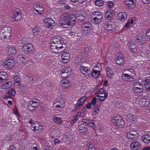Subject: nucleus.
Segmentation results:
<instances>
[{"instance_id": "1", "label": "nucleus", "mask_w": 150, "mask_h": 150, "mask_svg": "<svg viewBox=\"0 0 150 150\" xmlns=\"http://www.w3.org/2000/svg\"><path fill=\"white\" fill-rule=\"evenodd\" d=\"M51 49L54 53H60L65 49L66 45L58 37L52 39L51 42Z\"/></svg>"}, {"instance_id": "2", "label": "nucleus", "mask_w": 150, "mask_h": 150, "mask_svg": "<svg viewBox=\"0 0 150 150\" xmlns=\"http://www.w3.org/2000/svg\"><path fill=\"white\" fill-rule=\"evenodd\" d=\"M11 28L10 27H5L0 31V36L1 38L9 39L11 36Z\"/></svg>"}, {"instance_id": "3", "label": "nucleus", "mask_w": 150, "mask_h": 150, "mask_svg": "<svg viewBox=\"0 0 150 150\" xmlns=\"http://www.w3.org/2000/svg\"><path fill=\"white\" fill-rule=\"evenodd\" d=\"M70 16V15L69 14L67 13H64L60 16V24L62 25L64 27H67L66 26H64L63 25H68V21H69Z\"/></svg>"}, {"instance_id": "4", "label": "nucleus", "mask_w": 150, "mask_h": 150, "mask_svg": "<svg viewBox=\"0 0 150 150\" xmlns=\"http://www.w3.org/2000/svg\"><path fill=\"white\" fill-rule=\"evenodd\" d=\"M133 91L134 92L141 93L143 90V86L138 80L133 83Z\"/></svg>"}, {"instance_id": "5", "label": "nucleus", "mask_w": 150, "mask_h": 150, "mask_svg": "<svg viewBox=\"0 0 150 150\" xmlns=\"http://www.w3.org/2000/svg\"><path fill=\"white\" fill-rule=\"evenodd\" d=\"M112 122L116 127L118 128L122 127L124 124L123 120L120 117H117L112 119Z\"/></svg>"}, {"instance_id": "6", "label": "nucleus", "mask_w": 150, "mask_h": 150, "mask_svg": "<svg viewBox=\"0 0 150 150\" xmlns=\"http://www.w3.org/2000/svg\"><path fill=\"white\" fill-rule=\"evenodd\" d=\"M81 26L84 33L89 34L91 32V30L92 29V26L90 22H88L84 23L81 25Z\"/></svg>"}, {"instance_id": "7", "label": "nucleus", "mask_w": 150, "mask_h": 150, "mask_svg": "<svg viewBox=\"0 0 150 150\" xmlns=\"http://www.w3.org/2000/svg\"><path fill=\"white\" fill-rule=\"evenodd\" d=\"M103 18L101 13L100 12H96L94 13L93 16H92V20L93 23H98L101 22Z\"/></svg>"}, {"instance_id": "8", "label": "nucleus", "mask_w": 150, "mask_h": 150, "mask_svg": "<svg viewBox=\"0 0 150 150\" xmlns=\"http://www.w3.org/2000/svg\"><path fill=\"white\" fill-rule=\"evenodd\" d=\"M139 104L142 107L146 108L150 104V99L149 98L146 99L144 97H142L139 100Z\"/></svg>"}, {"instance_id": "9", "label": "nucleus", "mask_w": 150, "mask_h": 150, "mask_svg": "<svg viewBox=\"0 0 150 150\" xmlns=\"http://www.w3.org/2000/svg\"><path fill=\"white\" fill-rule=\"evenodd\" d=\"M44 25L51 29L55 25L54 21L52 18H46L44 20Z\"/></svg>"}, {"instance_id": "10", "label": "nucleus", "mask_w": 150, "mask_h": 150, "mask_svg": "<svg viewBox=\"0 0 150 150\" xmlns=\"http://www.w3.org/2000/svg\"><path fill=\"white\" fill-rule=\"evenodd\" d=\"M11 16L12 18L14 19L16 21L19 20L21 18V15L20 14L19 9H17L16 11L12 13Z\"/></svg>"}, {"instance_id": "11", "label": "nucleus", "mask_w": 150, "mask_h": 150, "mask_svg": "<svg viewBox=\"0 0 150 150\" xmlns=\"http://www.w3.org/2000/svg\"><path fill=\"white\" fill-rule=\"evenodd\" d=\"M71 71V69L70 68H65L62 70L61 75L62 77L65 78L70 74Z\"/></svg>"}, {"instance_id": "12", "label": "nucleus", "mask_w": 150, "mask_h": 150, "mask_svg": "<svg viewBox=\"0 0 150 150\" xmlns=\"http://www.w3.org/2000/svg\"><path fill=\"white\" fill-rule=\"evenodd\" d=\"M31 129L35 132H36V133L40 132L43 129L42 125H40L38 124H33L31 127Z\"/></svg>"}, {"instance_id": "13", "label": "nucleus", "mask_w": 150, "mask_h": 150, "mask_svg": "<svg viewBox=\"0 0 150 150\" xmlns=\"http://www.w3.org/2000/svg\"><path fill=\"white\" fill-rule=\"evenodd\" d=\"M144 85L146 91L150 92V76H149L143 81Z\"/></svg>"}, {"instance_id": "14", "label": "nucleus", "mask_w": 150, "mask_h": 150, "mask_svg": "<svg viewBox=\"0 0 150 150\" xmlns=\"http://www.w3.org/2000/svg\"><path fill=\"white\" fill-rule=\"evenodd\" d=\"M62 59L63 63H68L70 60L69 54L66 52H64L62 55Z\"/></svg>"}, {"instance_id": "15", "label": "nucleus", "mask_w": 150, "mask_h": 150, "mask_svg": "<svg viewBox=\"0 0 150 150\" xmlns=\"http://www.w3.org/2000/svg\"><path fill=\"white\" fill-rule=\"evenodd\" d=\"M115 25L113 22L109 21L104 24V27L107 30H112L115 27Z\"/></svg>"}, {"instance_id": "16", "label": "nucleus", "mask_w": 150, "mask_h": 150, "mask_svg": "<svg viewBox=\"0 0 150 150\" xmlns=\"http://www.w3.org/2000/svg\"><path fill=\"white\" fill-rule=\"evenodd\" d=\"M39 105V103H34L33 101H30L28 105V108L29 110L32 111L35 110Z\"/></svg>"}, {"instance_id": "17", "label": "nucleus", "mask_w": 150, "mask_h": 150, "mask_svg": "<svg viewBox=\"0 0 150 150\" xmlns=\"http://www.w3.org/2000/svg\"><path fill=\"white\" fill-rule=\"evenodd\" d=\"M4 67L7 68H11L15 65L14 61L12 59H8L4 63Z\"/></svg>"}, {"instance_id": "18", "label": "nucleus", "mask_w": 150, "mask_h": 150, "mask_svg": "<svg viewBox=\"0 0 150 150\" xmlns=\"http://www.w3.org/2000/svg\"><path fill=\"white\" fill-rule=\"evenodd\" d=\"M33 45L31 44L24 45L23 47L22 50L25 53L32 50L33 49Z\"/></svg>"}, {"instance_id": "19", "label": "nucleus", "mask_w": 150, "mask_h": 150, "mask_svg": "<svg viewBox=\"0 0 150 150\" xmlns=\"http://www.w3.org/2000/svg\"><path fill=\"white\" fill-rule=\"evenodd\" d=\"M135 38V40L138 44H140L142 41L145 40V38L143 34L136 35Z\"/></svg>"}, {"instance_id": "20", "label": "nucleus", "mask_w": 150, "mask_h": 150, "mask_svg": "<svg viewBox=\"0 0 150 150\" xmlns=\"http://www.w3.org/2000/svg\"><path fill=\"white\" fill-rule=\"evenodd\" d=\"M80 71L83 74H85L86 76H89L91 74L90 70L86 67L82 66L80 67Z\"/></svg>"}, {"instance_id": "21", "label": "nucleus", "mask_w": 150, "mask_h": 150, "mask_svg": "<svg viewBox=\"0 0 150 150\" xmlns=\"http://www.w3.org/2000/svg\"><path fill=\"white\" fill-rule=\"evenodd\" d=\"M141 144L138 142H132V150H137L141 147Z\"/></svg>"}, {"instance_id": "22", "label": "nucleus", "mask_w": 150, "mask_h": 150, "mask_svg": "<svg viewBox=\"0 0 150 150\" xmlns=\"http://www.w3.org/2000/svg\"><path fill=\"white\" fill-rule=\"evenodd\" d=\"M76 19L75 16L73 14H71L68 21V25H73L75 23Z\"/></svg>"}, {"instance_id": "23", "label": "nucleus", "mask_w": 150, "mask_h": 150, "mask_svg": "<svg viewBox=\"0 0 150 150\" xmlns=\"http://www.w3.org/2000/svg\"><path fill=\"white\" fill-rule=\"evenodd\" d=\"M118 19L121 21H123L127 18V15L125 12H120L118 13Z\"/></svg>"}, {"instance_id": "24", "label": "nucleus", "mask_w": 150, "mask_h": 150, "mask_svg": "<svg viewBox=\"0 0 150 150\" xmlns=\"http://www.w3.org/2000/svg\"><path fill=\"white\" fill-rule=\"evenodd\" d=\"M43 10V6L41 4H40V6L37 8V9L34 10V13L36 14H41L42 13Z\"/></svg>"}, {"instance_id": "25", "label": "nucleus", "mask_w": 150, "mask_h": 150, "mask_svg": "<svg viewBox=\"0 0 150 150\" xmlns=\"http://www.w3.org/2000/svg\"><path fill=\"white\" fill-rule=\"evenodd\" d=\"M96 69H98V67H94L92 73V76H94L95 78L98 77L100 74V71L98 70H96Z\"/></svg>"}, {"instance_id": "26", "label": "nucleus", "mask_w": 150, "mask_h": 150, "mask_svg": "<svg viewBox=\"0 0 150 150\" xmlns=\"http://www.w3.org/2000/svg\"><path fill=\"white\" fill-rule=\"evenodd\" d=\"M142 139L144 142L148 144L150 142V135L145 134L142 136Z\"/></svg>"}, {"instance_id": "27", "label": "nucleus", "mask_w": 150, "mask_h": 150, "mask_svg": "<svg viewBox=\"0 0 150 150\" xmlns=\"http://www.w3.org/2000/svg\"><path fill=\"white\" fill-rule=\"evenodd\" d=\"M139 134L136 130H132V140H136L138 137Z\"/></svg>"}, {"instance_id": "28", "label": "nucleus", "mask_w": 150, "mask_h": 150, "mask_svg": "<svg viewBox=\"0 0 150 150\" xmlns=\"http://www.w3.org/2000/svg\"><path fill=\"white\" fill-rule=\"evenodd\" d=\"M87 127V126L83 124H81L78 127L79 131L81 133L83 132L86 131L87 129H86Z\"/></svg>"}, {"instance_id": "29", "label": "nucleus", "mask_w": 150, "mask_h": 150, "mask_svg": "<svg viewBox=\"0 0 150 150\" xmlns=\"http://www.w3.org/2000/svg\"><path fill=\"white\" fill-rule=\"evenodd\" d=\"M16 53V51L15 48L13 47H10L8 49V53L9 55L12 54H15Z\"/></svg>"}, {"instance_id": "30", "label": "nucleus", "mask_w": 150, "mask_h": 150, "mask_svg": "<svg viewBox=\"0 0 150 150\" xmlns=\"http://www.w3.org/2000/svg\"><path fill=\"white\" fill-rule=\"evenodd\" d=\"M132 44H133L132 43V52H134V54H133L132 55V57H134L135 55H137L138 53L137 52V46L134 45H132Z\"/></svg>"}, {"instance_id": "31", "label": "nucleus", "mask_w": 150, "mask_h": 150, "mask_svg": "<svg viewBox=\"0 0 150 150\" xmlns=\"http://www.w3.org/2000/svg\"><path fill=\"white\" fill-rule=\"evenodd\" d=\"M131 76L127 74H124L122 76V79L127 82H130L131 81Z\"/></svg>"}, {"instance_id": "32", "label": "nucleus", "mask_w": 150, "mask_h": 150, "mask_svg": "<svg viewBox=\"0 0 150 150\" xmlns=\"http://www.w3.org/2000/svg\"><path fill=\"white\" fill-rule=\"evenodd\" d=\"M11 84L12 83L10 81H8L2 84L1 87L4 89H7L11 86Z\"/></svg>"}, {"instance_id": "33", "label": "nucleus", "mask_w": 150, "mask_h": 150, "mask_svg": "<svg viewBox=\"0 0 150 150\" xmlns=\"http://www.w3.org/2000/svg\"><path fill=\"white\" fill-rule=\"evenodd\" d=\"M97 97H100V98H103V99H98L100 101H103L105 100L107 96V93H104L100 94H98L97 96Z\"/></svg>"}, {"instance_id": "34", "label": "nucleus", "mask_w": 150, "mask_h": 150, "mask_svg": "<svg viewBox=\"0 0 150 150\" xmlns=\"http://www.w3.org/2000/svg\"><path fill=\"white\" fill-rule=\"evenodd\" d=\"M137 121V119L134 115H132V128L134 127V128H135V127H137V124L136 122Z\"/></svg>"}, {"instance_id": "35", "label": "nucleus", "mask_w": 150, "mask_h": 150, "mask_svg": "<svg viewBox=\"0 0 150 150\" xmlns=\"http://www.w3.org/2000/svg\"><path fill=\"white\" fill-rule=\"evenodd\" d=\"M62 86L65 88L68 87L69 85L68 81L66 80H63L60 82Z\"/></svg>"}, {"instance_id": "36", "label": "nucleus", "mask_w": 150, "mask_h": 150, "mask_svg": "<svg viewBox=\"0 0 150 150\" xmlns=\"http://www.w3.org/2000/svg\"><path fill=\"white\" fill-rule=\"evenodd\" d=\"M59 103H60V102H56L53 104V106L57 108H60L61 107L62 108L64 107V105L63 104H64V102H63L62 104H61V105L58 104Z\"/></svg>"}, {"instance_id": "37", "label": "nucleus", "mask_w": 150, "mask_h": 150, "mask_svg": "<svg viewBox=\"0 0 150 150\" xmlns=\"http://www.w3.org/2000/svg\"><path fill=\"white\" fill-rule=\"evenodd\" d=\"M104 3V1L102 0H97L95 2V5L98 6H102Z\"/></svg>"}, {"instance_id": "38", "label": "nucleus", "mask_w": 150, "mask_h": 150, "mask_svg": "<svg viewBox=\"0 0 150 150\" xmlns=\"http://www.w3.org/2000/svg\"><path fill=\"white\" fill-rule=\"evenodd\" d=\"M27 88L26 87L24 86H21L19 89V91L21 93H24L26 91Z\"/></svg>"}, {"instance_id": "39", "label": "nucleus", "mask_w": 150, "mask_h": 150, "mask_svg": "<svg viewBox=\"0 0 150 150\" xmlns=\"http://www.w3.org/2000/svg\"><path fill=\"white\" fill-rule=\"evenodd\" d=\"M53 120L54 122L59 124L62 123V120L59 117H55L53 118Z\"/></svg>"}, {"instance_id": "40", "label": "nucleus", "mask_w": 150, "mask_h": 150, "mask_svg": "<svg viewBox=\"0 0 150 150\" xmlns=\"http://www.w3.org/2000/svg\"><path fill=\"white\" fill-rule=\"evenodd\" d=\"M83 104H82V103L80 102L79 100H78L77 103L75 105V109L76 110H79L81 107L83 105Z\"/></svg>"}, {"instance_id": "41", "label": "nucleus", "mask_w": 150, "mask_h": 150, "mask_svg": "<svg viewBox=\"0 0 150 150\" xmlns=\"http://www.w3.org/2000/svg\"><path fill=\"white\" fill-rule=\"evenodd\" d=\"M106 74L107 75L108 77L109 78H111L112 76L113 75V74L111 70H107L106 71Z\"/></svg>"}, {"instance_id": "42", "label": "nucleus", "mask_w": 150, "mask_h": 150, "mask_svg": "<svg viewBox=\"0 0 150 150\" xmlns=\"http://www.w3.org/2000/svg\"><path fill=\"white\" fill-rule=\"evenodd\" d=\"M116 63L119 65H121L123 63L124 61V58H120L119 59H116Z\"/></svg>"}, {"instance_id": "43", "label": "nucleus", "mask_w": 150, "mask_h": 150, "mask_svg": "<svg viewBox=\"0 0 150 150\" xmlns=\"http://www.w3.org/2000/svg\"><path fill=\"white\" fill-rule=\"evenodd\" d=\"M106 13L110 15V16H112L113 17V16L115 15V11H113L112 10H109L106 11Z\"/></svg>"}, {"instance_id": "44", "label": "nucleus", "mask_w": 150, "mask_h": 150, "mask_svg": "<svg viewBox=\"0 0 150 150\" xmlns=\"http://www.w3.org/2000/svg\"><path fill=\"white\" fill-rule=\"evenodd\" d=\"M87 146L88 148H95L94 144L92 142H90L89 143L87 144Z\"/></svg>"}, {"instance_id": "45", "label": "nucleus", "mask_w": 150, "mask_h": 150, "mask_svg": "<svg viewBox=\"0 0 150 150\" xmlns=\"http://www.w3.org/2000/svg\"><path fill=\"white\" fill-rule=\"evenodd\" d=\"M86 98L87 97L85 96H84L82 97L81 98L79 99L78 100L80 102L82 103V104H83L85 102L86 100Z\"/></svg>"}, {"instance_id": "46", "label": "nucleus", "mask_w": 150, "mask_h": 150, "mask_svg": "<svg viewBox=\"0 0 150 150\" xmlns=\"http://www.w3.org/2000/svg\"><path fill=\"white\" fill-rule=\"evenodd\" d=\"M144 54L146 56L147 58L150 59V50H147L146 51L145 53H143V52L141 53V54Z\"/></svg>"}, {"instance_id": "47", "label": "nucleus", "mask_w": 150, "mask_h": 150, "mask_svg": "<svg viewBox=\"0 0 150 150\" xmlns=\"http://www.w3.org/2000/svg\"><path fill=\"white\" fill-rule=\"evenodd\" d=\"M77 19L80 21L82 22L85 20V18L83 15H80L77 17Z\"/></svg>"}, {"instance_id": "48", "label": "nucleus", "mask_w": 150, "mask_h": 150, "mask_svg": "<svg viewBox=\"0 0 150 150\" xmlns=\"http://www.w3.org/2000/svg\"><path fill=\"white\" fill-rule=\"evenodd\" d=\"M32 30L35 35H37V34L39 33L40 32L39 29L36 27L33 28Z\"/></svg>"}, {"instance_id": "49", "label": "nucleus", "mask_w": 150, "mask_h": 150, "mask_svg": "<svg viewBox=\"0 0 150 150\" xmlns=\"http://www.w3.org/2000/svg\"><path fill=\"white\" fill-rule=\"evenodd\" d=\"M113 104L114 105L116 106V107H117L118 108L121 107V108H123V105L122 104V103H118V102H117L116 103H113Z\"/></svg>"}, {"instance_id": "50", "label": "nucleus", "mask_w": 150, "mask_h": 150, "mask_svg": "<svg viewBox=\"0 0 150 150\" xmlns=\"http://www.w3.org/2000/svg\"><path fill=\"white\" fill-rule=\"evenodd\" d=\"M137 77L135 74V71H132V81H135L137 79Z\"/></svg>"}, {"instance_id": "51", "label": "nucleus", "mask_w": 150, "mask_h": 150, "mask_svg": "<svg viewBox=\"0 0 150 150\" xmlns=\"http://www.w3.org/2000/svg\"><path fill=\"white\" fill-rule=\"evenodd\" d=\"M117 58L116 59H119L120 58H124L123 54L121 53H117L116 55Z\"/></svg>"}, {"instance_id": "52", "label": "nucleus", "mask_w": 150, "mask_h": 150, "mask_svg": "<svg viewBox=\"0 0 150 150\" xmlns=\"http://www.w3.org/2000/svg\"><path fill=\"white\" fill-rule=\"evenodd\" d=\"M88 126L91 127H93L95 126V124L93 121L92 120H90L89 122H88Z\"/></svg>"}, {"instance_id": "53", "label": "nucleus", "mask_w": 150, "mask_h": 150, "mask_svg": "<svg viewBox=\"0 0 150 150\" xmlns=\"http://www.w3.org/2000/svg\"><path fill=\"white\" fill-rule=\"evenodd\" d=\"M106 91H105L102 88L100 89L98 92V94H100L104 93H107Z\"/></svg>"}, {"instance_id": "54", "label": "nucleus", "mask_w": 150, "mask_h": 150, "mask_svg": "<svg viewBox=\"0 0 150 150\" xmlns=\"http://www.w3.org/2000/svg\"><path fill=\"white\" fill-rule=\"evenodd\" d=\"M105 17L106 18V19L108 20L111 19L113 17H112V16H110V15L108 14L106 12Z\"/></svg>"}, {"instance_id": "55", "label": "nucleus", "mask_w": 150, "mask_h": 150, "mask_svg": "<svg viewBox=\"0 0 150 150\" xmlns=\"http://www.w3.org/2000/svg\"><path fill=\"white\" fill-rule=\"evenodd\" d=\"M15 85L16 86L19 85L21 84V80L18 79L14 81Z\"/></svg>"}, {"instance_id": "56", "label": "nucleus", "mask_w": 150, "mask_h": 150, "mask_svg": "<svg viewBox=\"0 0 150 150\" xmlns=\"http://www.w3.org/2000/svg\"><path fill=\"white\" fill-rule=\"evenodd\" d=\"M100 106L99 105H96L95 108L94 112H96L97 113H98L100 111V108L99 107Z\"/></svg>"}, {"instance_id": "57", "label": "nucleus", "mask_w": 150, "mask_h": 150, "mask_svg": "<svg viewBox=\"0 0 150 150\" xmlns=\"http://www.w3.org/2000/svg\"><path fill=\"white\" fill-rule=\"evenodd\" d=\"M81 59L80 58H77L75 60V62L78 64H81Z\"/></svg>"}, {"instance_id": "58", "label": "nucleus", "mask_w": 150, "mask_h": 150, "mask_svg": "<svg viewBox=\"0 0 150 150\" xmlns=\"http://www.w3.org/2000/svg\"><path fill=\"white\" fill-rule=\"evenodd\" d=\"M20 59L22 61H28L27 59H28V58L26 57H24L22 55H21L19 57Z\"/></svg>"}, {"instance_id": "59", "label": "nucleus", "mask_w": 150, "mask_h": 150, "mask_svg": "<svg viewBox=\"0 0 150 150\" xmlns=\"http://www.w3.org/2000/svg\"><path fill=\"white\" fill-rule=\"evenodd\" d=\"M70 35L73 36L74 37V36H76L77 35V33L75 32L71 31L69 32Z\"/></svg>"}, {"instance_id": "60", "label": "nucleus", "mask_w": 150, "mask_h": 150, "mask_svg": "<svg viewBox=\"0 0 150 150\" xmlns=\"http://www.w3.org/2000/svg\"><path fill=\"white\" fill-rule=\"evenodd\" d=\"M97 99L96 97L92 99L91 102V104L92 105H95L96 103Z\"/></svg>"}, {"instance_id": "61", "label": "nucleus", "mask_w": 150, "mask_h": 150, "mask_svg": "<svg viewBox=\"0 0 150 150\" xmlns=\"http://www.w3.org/2000/svg\"><path fill=\"white\" fill-rule=\"evenodd\" d=\"M113 5V3L112 1H109L108 3V6L110 8H112Z\"/></svg>"}, {"instance_id": "62", "label": "nucleus", "mask_w": 150, "mask_h": 150, "mask_svg": "<svg viewBox=\"0 0 150 150\" xmlns=\"http://www.w3.org/2000/svg\"><path fill=\"white\" fill-rule=\"evenodd\" d=\"M132 9L134 8L136 5V0H132Z\"/></svg>"}, {"instance_id": "63", "label": "nucleus", "mask_w": 150, "mask_h": 150, "mask_svg": "<svg viewBox=\"0 0 150 150\" xmlns=\"http://www.w3.org/2000/svg\"><path fill=\"white\" fill-rule=\"evenodd\" d=\"M146 34L147 38L150 39V28L146 31Z\"/></svg>"}, {"instance_id": "64", "label": "nucleus", "mask_w": 150, "mask_h": 150, "mask_svg": "<svg viewBox=\"0 0 150 150\" xmlns=\"http://www.w3.org/2000/svg\"><path fill=\"white\" fill-rule=\"evenodd\" d=\"M30 150H39V149L37 146H32L30 147Z\"/></svg>"}]
</instances>
